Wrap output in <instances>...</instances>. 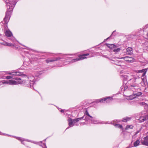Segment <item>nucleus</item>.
I'll return each instance as SVG.
<instances>
[{
    "instance_id": "f257e3e1",
    "label": "nucleus",
    "mask_w": 148,
    "mask_h": 148,
    "mask_svg": "<svg viewBox=\"0 0 148 148\" xmlns=\"http://www.w3.org/2000/svg\"><path fill=\"white\" fill-rule=\"evenodd\" d=\"M15 80H19L18 82L14 81L13 80H3L1 81L2 84H8L11 85H17L18 84H26L27 86L30 85V87L34 84V77H32L31 78L30 77L29 79L27 80H23L21 81V79L18 77H15L14 78Z\"/></svg>"
},
{
    "instance_id": "f03ea898",
    "label": "nucleus",
    "mask_w": 148,
    "mask_h": 148,
    "mask_svg": "<svg viewBox=\"0 0 148 148\" xmlns=\"http://www.w3.org/2000/svg\"><path fill=\"white\" fill-rule=\"evenodd\" d=\"M12 3L11 1H10L8 2L7 1L6 2L7 6L8 8V10L6 13V15L5 18H4V20L6 22H7L9 20L10 17V14L11 12L12 11L13 8L15 6V2H14L13 0H12Z\"/></svg>"
},
{
    "instance_id": "7ed1b4c3",
    "label": "nucleus",
    "mask_w": 148,
    "mask_h": 148,
    "mask_svg": "<svg viewBox=\"0 0 148 148\" xmlns=\"http://www.w3.org/2000/svg\"><path fill=\"white\" fill-rule=\"evenodd\" d=\"M128 82L130 83V85L129 87H128L127 84H126L124 86L121 87V88L122 91H124L125 90L128 88L129 90L134 91L138 88V85L135 83L136 80L135 79H131Z\"/></svg>"
},
{
    "instance_id": "20e7f679",
    "label": "nucleus",
    "mask_w": 148,
    "mask_h": 148,
    "mask_svg": "<svg viewBox=\"0 0 148 148\" xmlns=\"http://www.w3.org/2000/svg\"><path fill=\"white\" fill-rule=\"evenodd\" d=\"M84 116L79 118L72 119L71 118H69L68 120L69 125L70 127H71L74 126V124L80 120L83 119L84 117Z\"/></svg>"
},
{
    "instance_id": "39448f33",
    "label": "nucleus",
    "mask_w": 148,
    "mask_h": 148,
    "mask_svg": "<svg viewBox=\"0 0 148 148\" xmlns=\"http://www.w3.org/2000/svg\"><path fill=\"white\" fill-rule=\"evenodd\" d=\"M89 55V53L84 54L82 55H80L79 58L76 59H73L71 61V63H73L80 60H82L85 58H86V56Z\"/></svg>"
},
{
    "instance_id": "423d86ee",
    "label": "nucleus",
    "mask_w": 148,
    "mask_h": 148,
    "mask_svg": "<svg viewBox=\"0 0 148 148\" xmlns=\"http://www.w3.org/2000/svg\"><path fill=\"white\" fill-rule=\"evenodd\" d=\"M118 45H115L114 44H112V52L114 53V54H116L119 52L121 49L118 47Z\"/></svg>"
},
{
    "instance_id": "0eeeda50",
    "label": "nucleus",
    "mask_w": 148,
    "mask_h": 148,
    "mask_svg": "<svg viewBox=\"0 0 148 148\" xmlns=\"http://www.w3.org/2000/svg\"><path fill=\"white\" fill-rule=\"evenodd\" d=\"M111 100V98L110 97H109L104 99H97L96 101L97 103L99 102L100 103H108L110 102Z\"/></svg>"
},
{
    "instance_id": "6e6552de",
    "label": "nucleus",
    "mask_w": 148,
    "mask_h": 148,
    "mask_svg": "<svg viewBox=\"0 0 148 148\" xmlns=\"http://www.w3.org/2000/svg\"><path fill=\"white\" fill-rule=\"evenodd\" d=\"M142 94V93L141 92H138L136 94H134L132 95L127 96V99H128L132 100L136 97H138L139 96L141 95Z\"/></svg>"
},
{
    "instance_id": "1a4fd4ad",
    "label": "nucleus",
    "mask_w": 148,
    "mask_h": 148,
    "mask_svg": "<svg viewBox=\"0 0 148 148\" xmlns=\"http://www.w3.org/2000/svg\"><path fill=\"white\" fill-rule=\"evenodd\" d=\"M121 59H123L125 61L128 63H132L134 62L135 60L134 58L132 57L129 56H125L121 58Z\"/></svg>"
},
{
    "instance_id": "9d476101",
    "label": "nucleus",
    "mask_w": 148,
    "mask_h": 148,
    "mask_svg": "<svg viewBox=\"0 0 148 148\" xmlns=\"http://www.w3.org/2000/svg\"><path fill=\"white\" fill-rule=\"evenodd\" d=\"M144 141L142 142V144L143 145H148V136L145 137L144 138Z\"/></svg>"
},
{
    "instance_id": "9b49d317",
    "label": "nucleus",
    "mask_w": 148,
    "mask_h": 148,
    "mask_svg": "<svg viewBox=\"0 0 148 148\" xmlns=\"http://www.w3.org/2000/svg\"><path fill=\"white\" fill-rule=\"evenodd\" d=\"M127 53L128 55H131L133 53L132 49L131 47H128L127 49Z\"/></svg>"
},
{
    "instance_id": "f8f14e48",
    "label": "nucleus",
    "mask_w": 148,
    "mask_h": 148,
    "mask_svg": "<svg viewBox=\"0 0 148 148\" xmlns=\"http://www.w3.org/2000/svg\"><path fill=\"white\" fill-rule=\"evenodd\" d=\"M8 74L12 75H20L21 74V73L18 72H10Z\"/></svg>"
},
{
    "instance_id": "ddd939ff",
    "label": "nucleus",
    "mask_w": 148,
    "mask_h": 148,
    "mask_svg": "<svg viewBox=\"0 0 148 148\" xmlns=\"http://www.w3.org/2000/svg\"><path fill=\"white\" fill-rule=\"evenodd\" d=\"M5 35L8 37H10L12 35V32L9 30L6 31L5 32Z\"/></svg>"
},
{
    "instance_id": "4468645a",
    "label": "nucleus",
    "mask_w": 148,
    "mask_h": 148,
    "mask_svg": "<svg viewBox=\"0 0 148 148\" xmlns=\"http://www.w3.org/2000/svg\"><path fill=\"white\" fill-rule=\"evenodd\" d=\"M139 120L140 122H143L147 120L146 116H142L140 117Z\"/></svg>"
},
{
    "instance_id": "2eb2a0df",
    "label": "nucleus",
    "mask_w": 148,
    "mask_h": 148,
    "mask_svg": "<svg viewBox=\"0 0 148 148\" xmlns=\"http://www.w3.org/2000/svg\"><path fill=\"white\" fill-rule=\"evenodd\" d=\"M1 44L5 46H13L14 45L12 43H8L6 42H3L1 43Z\"/></svg>"
},
{
    "instance_id": "dca6fc26",
    "label": "nucleus",
    "mask_w": 148,
    "mask_h": 148,
    "mask_svg": "<svg viewBox=\"0 0 148 148\" xmlns=\"http://www.w3.org/2000/svg\"><path fill=\"white\" fill-rule=\"evenodd\" d=\"M121 77L122 79L125 80H126L128 79V76L125 75H121Z\"/></svg>"
},
{
    "instance_id": "f3484780",
    "label": "nucleus",
    "mask_w": 148,
    "mask_h": 148,
    "mask_svg": "<svg viewBox=\"0 0 148 148\" xmlns=\"http://www.w3.org/2000/svg\"><path fill=\"white\" fill-rule=\"evenodd\" d=\"M91 123H93L94 124H104V123L103 122H99L97 121H95L93 120H91Z\"/></svg>"
},
{
    "instance_id": "a211bd4d",
    "label": "nucleus",
    "mask_w": 148,
    "mask_h": 148,
    "mask_svg": "<svg viewBox=\"0 0 148 148\" xmlns=\"http://www.w3.org/2000/svg\"><path fill=\"white\" fill-rule=\"evenodd\" d=\"M140 141L139 140H137L134 143V147L137 146L139 144Z\"/></svg>"
},
{
    "instance_id": "6ab92c4d",
    "label": "nucleus",
    "mask_w": 148,
    "mask_h": 148,
    "mask_svg": "<svg viewBox=\"0 0 148 148\" xmlns=\"http://www.w3.org/2000/svg\"><path fill=\"white\" fill-rule=\"evenodd\" d=\"M130 119V118L127 117H126L123 119L122 120V121L123 122H126L127 121L129 120Z\"/></svg>"
},
{
    "instance_id": "aec40b11",
    "label": "nucleus",
    "mask_w": 148,
    "mask_h": 148,
    "mask_svg": "<svg viewBox=\"0 0 148 148\" xmlns=\"http://www.w3.org/2000/svg\"><path fill=\"white\" fill-rule=\"evenodd\" d=\"M133 126L132 125H127L125 128L126 130H128L129 129H132Z\"/></svg>"
},
{
    "instance_id": "412c9836",
    "label": "nucleus",
    "mask_w": 148,
    "mask_h": 148,
    "mask_svg": "<svg viewBox=\"0 0 148 148\" xmlns=\"http://www.w3.org/2000/svg\"><path fill=\"white\" fill-rule=\"evenodd\" d=\"M115 125L116 127L120 128L121 129H122L123 127L122 125L119 124H116L115 125Z\"/></svg>"
},
{
    "instance_id": "4be33fe9",
    "label": "nucleus",
    "mask_w": 148,
    "mask_h": 148,
    "mask_svg": "<svg viewBox=\"0 0 148 148\" xmlns=\"http://www.w3.org/2000/svg\"><path fill=\"white\" fill-rule=\"evenodd\" d=\"M85 115H87V116H88V117H89L90 118H91V119H92V116H90L89 114L88 113V112L87 111H86L85 112Z\"/></svg>"
},
{
    "instance_id": "5701e85b",
    "label": "nucleus",
    "mask_w": 148,
    "mask_h": 148,
    "mask_svg": "<svg viewBox=\"0 0 148 148\" xmlns=\"http://www.w3.org/2000/svg\"><path fill=\"white\" fill-rule=\"evenodd\" d=\"M54 61H55V60H50V59H47V60H46V61H45L46 62H47V63H49V62H54Z\"/></svg>"
},
{
    "instance_id": "b1692460",
    "label": "nucleus",
    "mask_w": 148,
    "mask_h": 148,
    "mask_svg": "<svg viewBox=\"0 0 148 148\" xmlns=\"http://www.w3.org/2000/svg\"><path fill=\"white\" fill-rule=\"evenodd\" d=\"M147 69H144L138 71V72L139 73H144L145 72H147Z\"/></svg>"
},
{
    "instance_id": "393cba45",
    "label": "nucleus",
    "mask_w": 148,
    "mask_h": 148,
    "mask_svg": "<svg viewBox=\"0 0 148 148\" xmlns=\"http://www.w3.org/2000/svg\"><path fill=\"white\" fill-rule=\"evenodd\" d=\"M16 138L18 140H19L20 141H21L22 143V144H24V143H23V141L24 140L23 139L21 138H20V137H17Z\"/></svg>"
},
{
    "instance_id": "a878e982",
    "label": "nucleus",
    "mask_w": 148,
    "mask_h": 148,
    "mask_svg": "<svg viewBox=\"0 0 148 148\" xmlns=\"http://www.w3.org/2000/svg\"><path fill=\"white\" fill-rule=\"evenodd\" d=\"M6 79H10L13 78V76H7L6 77Z\"/></svg>"
},
{
    "instance_id": "bb28decb",
    "label": "nucleus",
    "mask_w": 148,
    "mask_h": 148,
    "mask_svg": "<svg viewBox=\"0 0 148 148\" xmlns=\"http://www.w3.org/2000/svg\"><path fill=\"white\" fill-rule=\"evenodd\" d=\"M89 117H88V116H86L84 119L86 121H88V120L90 119L89 118Z\"/></svg>"
},
{
    "instance_id": "cd10ccee",
    "label": "nucleus",
    "mask_w": 148,
    "mask_h": 148,
    "mask_svg": "<svg viewBox=\"0 0 148 148\" xmlns=\"http://www.w3.org/2000/svg\"><path fill=\"white\" fill-rule=\"evenodd\" d=\"M115 33H115V31H114L112 33V35H113V36H115V35H116V34H115Z\"/></svg>"
},
{
    "instance_id": "c85d7f7f",
    "label": "nucleus",
    "mask_w": 148,
    "mask_h": 148,
    "mask_svg": "<svg viewBox=\"0 0 148 148\" xmlns=\"http://www.w3.org/2000/svg\"><path fill=\"white\" fill-rule=\"evenodd\" d=\"M61 58H60V57H58V58H56V59L55 60H55V61H56V60H60V59Z\"/></svg>"
},
{
    "instance_id": "c756f323",
    "label": "nucleus",
    "mask_w": 148,
    "mask_h": 148,
    "mask_svg": "<svg viewBox=\"0 0 148 148\" xmlns=\"http://www.w3.org/2000/svg\"><path fill=\"white\" fill-rule=\"evenodd\" d=\"M106 45H107V46H108V47H109V48H110V47L111 46V44H107Z\"/></svg>"
},
{
    "instance_id": "7c9ffc66",
    "label": "nucleus",
    "mask_w": 148,
    "mask_h": 148,
    "mask_svg": "<svg viewBox=\"0 0 148 148\" xmlns=\"http://www.w3.org/2000/svg\"><path fill=\"white\" fill-rule=\"evenodd\" d=\"M146 72H144L143 73V75H142V76H144L145 75L146 73Z\"/></svg>"
},
{
    "instance_id": "2f4dec72",
    "label": "nucleus",
    "mask_w": 148,
    "mask_h": 148,
    "mask_svg": "<svg viewBox=\"0 0 148 148\" xmlns=\"http://www.w3.org/2000/svg\"><path fill=\"white\" fill-rule=\"evenodd\" d=\"M60 112H64V111L63 110H60Z\"/></svg>"
},
{
    "instance_id": "473e14b6",
    "label": "nucleus",
    "mask_w": 148,
    "mask_h": 148,
    "mask_svg": "<svg viewBox=\"0 0 148 148\" xmlns=\"http://www.w3.org/2000/svg\"><path fill=\"white\" fill-rule=\"evenodd\" d=\"M93 56L90 55L89 56V57H92Z\"/></svg>"
},
{
    "instance_id": "72a5a7b5",
    "label": "nucleus",
    "mask_w": 148,
    "mask_h": 148,
    "mask_svg": "<svg viewBox=\"0 0 148 148\" xmlns=\"http://www.w3.org/2000/svg\"><path fill=\"white\" fill-rule=\"evenodd\" d=\"M147 118V119H148V115L147 116H146Z\"/></svg>"
},
{
    "instance_id": "f704fd0d",
    "label": "nucleus",
    "mask_w": 148,
    "mask_h": 148,
    "mask_svg": "<svg viewBox=\"0 0 148 148\" xmlns=\"http://www.w3.org/2000/svg\"><path fill=\"white\" fill-rule=\"evenodd\" d=\"M2 85L1 81L0 82V85Z\"/></svg>"
},
{
    "instance_id": "c9c22d12",
    "label": "nucleus",
    "mask_w": 148,
    "mask_h": 148,
    "mask_svg": "<svg viewBox=\"0 0 148 148\" xmlns=\"http://www.w3.org/2000/svg\"><path fill=\"white\" fill-rule=\"evenodd\" d=\"M144 103H145L144 102H142V104H143Z\"/></svg>"
},
{
    "instance_id": "e433bc0d",
    "label": "nucleus",
    "mask_w": 148,
    "mask_h": 148,
    "mask_svg": "<svg viewBox=\"0 0 148 148\" xmlns=\"http://www.w3.org/2000/svg\"><path fill=\"white\" fill-rule=\"evenodd\" d=\"M147 48L148 49V45L147 46Z\"/></svg>"
},
{
    "instance_id": "4c0bfd02",
    "label": "nucleus",
    "mask_w": 148,
    "mask_h": 148,
    "mask_svg": "<svg viewBox=\"0 0 148 148\" xmlns=\"http://www.w3.org/2000/svg\"><path fill=\"white\" fill-rule=\"evenodd\" d=\"M0 134H1V133L0 132Z\"/></svg>"
},
{
    "instance_id": "58836bf2",
    "label": "nucleus",
    "mask_w": 148,
    "mask_h": 148,
    "mask_svg": "<svg viewBox=\"0 0 148 148\" xmlns=\"http://www.w3.org/2000/svg\"><path fill=\"white\" fill-rule=\"evenodd\" d=\"M69 127H68V128H67L66 129H68V128H69Z\"/></svg>"
}]
</instances>
